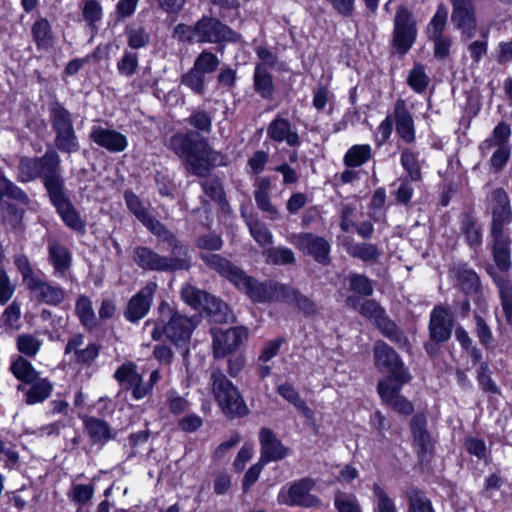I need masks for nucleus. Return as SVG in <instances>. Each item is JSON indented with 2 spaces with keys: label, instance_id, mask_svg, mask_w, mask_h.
<instances>
[{
  "label": "nucleus",
  "instance_id": "obj_1",
  "mask_svg": "<svg viewBox=\"0 0 512 512\" xmlns=\"http://www.w3.org/2000/svg\"><path fill=\"white\" fill-rule=\"evenodd\" d=\"M194 130L172 135L167 147L183 160L188 172L205 177L216 166L225 165V156L214 150L200 133L209 134L212 129V117L206 111L196 110L187 118Z\"/></svg>",
  "mask_w": 512,
  "mask_h": 512
},
{
  "label": "nucleus",
  "instance_id": "obj_2",
  "mask_svg": "<svg viewBox=\"0 0 512 512\" xmlns=\"http://www.w3.org/2000/svg\"><path fill=\"white\" fill-rule=\"evenodd\" d=\"M374 361L380 371L389 372V375L380 380L377 385L382 401L396 413L411 414L412 404L399 395L403 385L411 379L399 355L388 344L378 341L374 346Z\"/></svg>",
  "mask_w": 512,
  "mask_h": 512
},
{
  "label": "nucleus",
  "instance_id": "obj_3",
  "mask_svg": "<svg viewBox=\"0 0 512 512\" xmlns=\"http://www.w3.org/2000/svg\"><path fill=\"white\" fill-rule=\"evenodd\" d=\"M159 318L147 320L145 325L153 323L151 332L153 340L158 341L163 336L168 338L176 346H186L194 329L198 326L200 317L197 315L186 316L167 302H161L158 307Z\"/></svg>",
  "mask_w": 512,
  "mask_h": 512
},
{
  "label": "nucleus",
  "instance_id": "obj_4",
  "mask_svg": "<svg viewBox=\"0 0 512 512\" xmlns=\"http://www.w3.org/2000/svg\"><path fill=\"white\" fill-rule=\"evenodd\" d=\"M210 380L215 399L224 413L235 416H244L248 413L247 406L238 389L220 369L212 371Z\"/></svg>",
  "mask_w": 512,
  "mask_h": 512
},
{
  "label": "nucleus",
  "instance_id": "obj_5",
  "mask_svg": "<svg viewBox=\"0 0 512 512\" xmlns=\"http://www.w3.org/2000/svg\"><path fill=\"white\" fill-rule=\"evenodd\" d=\"M417 23L407 7L397 8L394 17L392 45L399 54H406L416 41Z\"/></svg>",
  "mask_w": 512,
  "mask_h": 512
},
{
  "label": "nucleus",
  "instance_id": "obj_6",
  "mask_svg": "<svg viewBox=\"0 0 512 512\" xmlns=\"http://www.w3.org/2000/svg\"><path fill=\"white\" fill-rule=\"evenodd\" d=\"M236 288L244 292L253 302L264 303L282 301L286 285L274 281L259 282L245 272L236 284Z\"/></svg>",
  "mask_w": 512,
  "mask_h": 512
},
{
  "label": "nucleus",
  "instance_id": "obj_7",
  "mask_svg": "<svg viewBox=\"0 0 512 512\" xmlns=\"http://www.w3.org/2000/svg\"><path fill=\"white\" fill-rule=\"evenodd\" d=\"M133 261L138 267L147 271H188L184 260L172 259L169 255H160L146 246H137L133 249Z\"/></svg>",
  "mask_w": 512,
  "mask_h": 512
},
{
  "label": "nucleus",
  "instance_id": "obj_8",
  "mask_svg": "<svg viewBox=\"0 0 512 512\" xmlns=\"http://www.w3.org/2000/svg\"><path fill=\"white\" fill-rule=\"evenodd\" d=\"M196 32L198 33V43H236L241 39L239 33L211 16H202L196 21Z\"/></svg>",
  "mask_w": 512,
  "mask_h": 512
},
{
  "label": "nucleus",
  "instance_id": "obj_9",
  "mask_svg": "<svg viewBox=\"0 0 512 512\" xmlns=\"http://www.w3.org/2000/svg\"><path fill=\"white\" fill-rule=\"evenodd\" d=\"M287 240L298 250L311 256L317 263L330 264L331 245L324 237L313 233H293L288 236Z\"/></svg>",
  "mask_w": 512,
  "mask_h": 512
},
{
  "label": "nucleus",
  "instance_id": "obj_10",
  "mask_svg": "<svg viewBox=\"0 0 512 512\" xmlns=\"http://www.w3.org/2000/svg\"><path fill=\"white\" fill-rule=\"evenodd\" d=\"M410 430L412 435V446L415 450L417 460L421 466L431 464L435 456V443L428 431L427 418H411Z\"/></svg>",
  "mask_w": 512,
  "mask_h": 512
},
{
  "label": "nucleus",
  "instance_id": "obj_11",
  "mask_svg": "<svg viewBox=\"0 0 512 512\" xmlns=\"http://www.w3.org/2000/svg\"><path fill=\"white\" fill-rule=\"evenodd\" d=\"M39 178L42 179L48 196L65 190L64 179L61 176V160L54 150H47L39 157Z\"/></svg>",
  "mask_w": 512,
  "mask_h": 512
},
{
  "label": "nucleus",
  "instance_id": "obj_12",
  "mask_svg": "<svg viewBox=\"0 0 512 512\" xmlns=\"http://www.w3.org/2000/svg\"><path fill=\"white\" fill-rule=\"evenodd\" d=\"M451 21L460 30L463 39L473 38L477 32V19L473 0H450Z\"/></svg>",
  "mask_w": 512,
  "mask_h": 512
},
{
  "label": "nucleus",
  "instance_id": "obj_13",
  "mask_svg": "<svg viewBox=\"0 0 512 512\" xmlns=\"http://www.w3.org/2000/svg\"><path fill=\"white\" fill-rule=\"evenodd\" d=\"M314 486L315 481L313 479L308 477L301 478L290 485L286 499H281V493L278 495V502L290 507H318L321 505V499L310 493Z\"/></svg>",
  "mask_w": 512,
  "mask_h": 512
},
{
  "label": "nucleus",
  "instance_id": "obj_14",
  "mask_svg": "<svg viewBox=\"0 0 512 512\" xmlns=\"http://www.w3.org/2000/svg\"><path fill=\"white\" fill-rule=\"evenodd\" d=\"M152 234H154L161 242L168 244L169 256L172 259H181L186 263V269L192 267V256L188 247L177 239V237L156 218L150 220L145 226Z\"/></svg>",
  "mask_w": 512,
  "mask_h": 512
},
{
  "label": "nucleus",
  "instance_id": "obj_15",
  "mask_svg": "<svg viewBox=\"0 0 512 512\" xmlns=\"http://www.w3.org/2000/svg\"><path fill=\"white\" fill-rule=\"evenodd\" d=\"M157 290L155 282H148L130 298L124 310V317L131 323H137L149 312Z\"/></svg>",
  "mask_w": 512,
  "mask_h": 512
},
{
  "label": "nucleus",
  "instance_id": "obj_16",
  "mask_svg": "<svg viewBox=\"0 0 512 512\" xmlns=\"http://www.w3.org/2000/svg\"><path fill=\"white\" fill-rule=\"evenodd\" d=\"M49 199L68 228L79 234L86 232V222L66 195L65 190L50 196Z\"/></svg>",
  "mask_w": 512,
  "mask_h": 512
},
{
  "label": "nucleus",
  "instance_id": "obj_17",
  "mask_svg": "<svg viewBox=\"0 0 512 512\" xmlns=\"http://www.w3.org/2000/svg\"><path fill=\"white\" fill-rule=\"evenodd\" d=\"M247 336V329L244 327H232L225 331H218L214 333V357L223 358L233 352L247 339Z\"/></svg>",
  "mask_w": 512,
  "mask_h": 512
},
{
  "label": "nucleus",
  "instance_id": "obj_18",
  "mask_svg": "<svg viewBox=\"0 0 512 512\" xmlns=\"http://www.w3.org/2000/svg\"><path fill=\"white\" fill-rule=\"evenodd\" d=\"M89 139L110 153H120L128 147V139L124 134L100 125H93L91 127Z\"/></svg>",
  "mask_w": 512,
  "mask_h": 512
},
{
  "label": "nucleus",
  "instance_id": "obj_19",
  "mask_svg": "<svg viewBox=\"0 0 512 512\" xmlns=\"http://www.w3.org/2000/svg\"><path fill=\"white\" fill-rule=\"evenodd\" d=\"M261 446L260 460L262 463H270L284 459L288 455V448L283 445L275 433L269 428H262L259 433Z\"/></svg>",
  "mask_w": 512,
  "mask_h": 512
},
{
  "label": "nucleus",
  "instance_id": "obj_20",
  "mask_svg": "<svg viewBox=\"0 0 512 512\" xmlns=\"http://www.w3.org/2000/svg\"><path fill=\"white\" fill-rule=\"evenodd\" d=\"M453 318L442 306L435 307L430 315L429 335L432 341L444 343L451 337Z\"/></svg>",
  "mask_w": 512,
  "mask_h": 512
},
{
  "label": "nucleus",
  "instance_id": "obj_21",
  "mask_svg": "<svg viewBox=\"0 0 512 512\" xmlns=\"http://www.w3.org/2000/svg\"><path fill=\"white\" fill-rule=\"evenodd\" d=\"M27 289L37 301L47 305L57 306L61 304L66 297V291L62 287L53 285L39 277L35 279Z\"/></svg>",
  "mask_w": 512,
  "mask_h": 512
},
{
  "label": "nucleus",
  "instance_id": "obj_22",
  "mask_svg": "<svg viewBox=\"0 0 512 512\" xmlns=\"http://www.w3.org/2000/svg\"><path fill=\"white\" fill-rule=\"evenodd\" d=\"M199 257L206 264V266L217 272L222 277H225L235 286L244 273L242 269L219 254L200 252Z\"/></svg>",
  "mask_w": 512,
  "mask_h": 512
},
{
  "label": "nucleus",
  "instance_id": "obj_23",
  "mask_svg": "<svg viewBox=\"0 0 512 512\" xmlns=\"http://www.w3.org/2000/svg\"><path fill=\"white\" fill-rule=\"evenodd\" d=\"M48 261L58 277H65L72 266V254L59 241L50 240L48 243Z\"/></svg>",
  "mask_w": 512,
  "mask_h": 512
},
{
  "label": "nucleus",
  "instance_id": "obj_24",
  "mask_svg": "<svg viewBox=\"0 0 512 512\" xmlns=\"http://www.w3.org/2000/svg\"><path fill=\"white\" fill-rule=\"evenodd\" d=\"M268 137L275 142L285 141L290 147H297L301 140L298 133L292 130L288 119L277 116L267 127Z\"/></svg>",
  "mask_w": 512,
  "mask_h": 512
},
{
  "label": "nucleus",
  "instance_id": "obj_25",
  "mask_svg": "<svg viewBox=\"0 0 512 512\" xmlns=\"http://www.w3.org/2000/svg\"><path fill=\"white\" fill-rule=\"evenodd\" d=\"M491 238L493 260L499 270L507 271L511 265V240L504 230L491 231Z\"/></svg>",
  "mask_w": 512,
  "mask_h": 512
},
{
  "label": "nucleus",
  "instance_id": "obj_26",
  "mask_svg": "<svg viewBox=\"0 0 512 512\" xmlns=\"http://www.w3.org/2000/svg\"><path fill=\"white\" fill-rule=\"evenodd\" d=\"M84 429L92 444L104 445L117 436V431L103 420V418H82Z\"/></svg>",
  "mask_w": 512,
  "mask_h": 512
},
{
  "label": "nucleus",
  "instance_id": "obj_27",
  "mask_svg": "<svg viewBox=\"0 0 512 512\" xmlns=\"http://www.w3.org/2000/svg\"><path fill=\"white\" fill-rule=\"evenodd\" d=\"M396 132L406 143H412L415 140V129L412 115L406 107L404 100L399 99L394 107Z\"/></svg>",
  "mask_w": 512,
  "mask_h": 512
},
{
  "label": "nucleus",
  "instance_id": "obj_28",
  "mask_svg": "<svg viewBox=\"0 0 512 512\" xmlns=\"http://www.w3.org/2000/svg\"><path fill=\"white\" fill-rule=\"evenodd\" d=\"M50 123L54 133L74 129L71 113L59 102L49 105Z\"/></svg>",
  "mask_w": 512,
  "mask_h": 512
},
{
  "label": "nucleus",
  "instance_id": "obj_29",
  "mask_svg": "<svg viewBox=\"0 0 512 512\" xmlns=\"http://www.w3.org/2000/svg\"><path fill=\"white\" fill-rule=\"evenodd\" d=\"M282 301L293 302L297 308L306 316L316 315L319 311L318 305L308 296L301 294L297 289L286 285Z\"/></svg>",
  "mask_w": 512,
  "mask_h": 512
},
{
  "label": "nucleus",
  "instance_id": "obj_30",
  "mask_svg": "<svg viewBox=\"0 0 512 512\" xmlns=\"http://www.w3.org/2000/svg\"><path fill=\"white\" fill-rule=\"evenodd\" d=\"M254 90L264 99H270L274 92L272 75L262 63L256 65L253 75Z\"/></svg>",
  "mask_w": 512,
  "mask_h": 512
},
{
  "label": "nucleus",
  "instance_id": "obj_31",
  "mask_svg": "<svg viewBox=\"0 0 512 512\" xmlns=\"http://www.w3.org/2000/svg\"><path fill=\"white\" fill-rule=\"evenodd\" d=\"M31 34L38 49H48L53 42V33L49 21L46 18L37 19L32 27Z\"/></svg>",
  "mask_w": 512,
  "mask_h": 512
},
{
  "label": "nucleus",
  "instance_id": "obj_32",
  "mask_svg": "<svg viewBox=\"0 0 512 512\" xmlns=\"http://www.w3.org/2000/svg\"><path fill=\"white\" fill-rule=\"evenodd\" d=\"M406 497L408 501L407 512H433L432 501L422 489L412 486L407 490Z\"/></svg>",
  "mask_w": 512,
  "mask_h": 512
},
{
  "label": "nucleus",
  "instance_id": "obj_33",
  "mask_svg": "<svg viewBox=\"0 0 512 512\" xmlns=\"http://www.w3.org/2000/svg\"><path fill=\"white\" fill-rule=\"evenodd\" d=\"M4 197L16 200L23 205H28L30 203L28 195L14 182L9 180L4 175L2 169H0V201Z\"/></svg>",
  "mask_w": 512,
  "mask_h": 512
},
{
  "label": "nucleus",
  "instance_id": "obj_34",
  "mask_svg": "<svg viewBox=\"0 0 512 512\" xmlns=\"http://www.w3.org/2000/svg\"><path fill=\"white\" fill-rule=\"evenodd\" d=\"M267 264L292 265L296 262L294 252L287 247H270L263 252Z\"/></svg>",
  "mask_w": 512,
  "mask_h": 512
},
{
  "label": "nucleus",
  "instance_id": "obj_35",
  "mask_svg": "<svg viewBox=\"0 0 512 512\" xmlns=\"http://www.w3.org/2000/svg\"><path fill=\"white\" fill-rule=\"evenodd\" d=\"M10 370L18 380L25 383H33L39 378L31 363L21 356L12 362Z\"/></svg>",
  "mask_w": 512,
  "mask_h": 512
},
{
  "label": "nucleus",
  "instance_id": "obj_36",
  "mask_svg": "<svg viewBox=\"0 0 512 512\" xmlns=\"http://www.w3.org/2000/svg\"><path fill=\"white\" fill-rule=\"evenodd\" d=\"M55 147L62 153L73 154L80 150L75 129L55 133Z\"/></svg>",
  "mask_w": 512,
  "mask_h": 512
},
{
  "label": "nucleus",
  "instance_id": "obj_37",
  "mask_svg": "<svg viewBox=\"0 0 512 512\" xmlns=\"http://www.w3.org/2000/svg\"><path fill=\"white\" fill-rule=\"evenodd\" d=\"M39 157H21L18 164L17 180L28 183L39 178Z\"/></svg>",
  "mask_w": 512,
  "mask_h": 512
},
{
  "label": "nucleus",
  "instance_id": "obj_38",
  "mask_svg": "<svg viewBox=\"0 0 512 512\" xmlns=\"http://www.w3.org/2000/svg\"><path fill=\"white\" fill-rule=\"evenodd\" d=\"M372 156V149L370 145H354L344 156V164L347 167H359L365 164Z\"/></svg>",
  "mask_w": 512,
  "mask_h": 512
},
{
  "label": "nucleus",
  "instance_id": "obj_39",
  "mask_svg": "<svg viewBox=\"0 0 512 512\" xmlns=\"http://www.w3.org/2000/svg\"><path fill=\"white\" fill-rule=\"evenodd\" d=\"M75 310L85 327L92 329L96 326L97 319L89 297L81 295L76 301Z\"/></svg>",
  "mask_w": 512,
  "mask_h": 512
},
{
  "label": "nucleus",
  "instance_id": "obj_40",
  "mask_svg": "<svg viewBox=\"0 0 512 512\" xmlns=\"http://www.w3.org/2000/svg\"><path fill=\"white\" fill-rule=\"evenodd\" d=\"M247 226L253 239L261 247L271 245L273 243V235L267 225L258 219L247 220Z\"/></svg>",
  "mask_w": 512,
  "mask_h": 512
},
{
  "label": "nucleus",
  "instance_id": "obj_41",
  "mask_svg": "<svg viewBox=\"0 0 512 512\" xmlns=\"http://www.w3.org/2000/svg\"><path fill=\"white\" fill-rule=\"evenodd\" d=\"M278 394L283 397L287 402L295 406L299 413L307 415L310 409L307 407L305 401L301 398L295 387L289 383H283L277 387Z\"/></svg>",
  "mask_w": 512,
  "mask_h": 512
},
{
  "label": "nucleus",
  "instance_id": "obj_42",
  "mask_svg": "<svg viewBox=\"0 0 512 512\" xmlns=\"http://www.w3.org/2000/svg\"><path fill=\"white\" fill-rule=\"evenodd\" d=\"M124 199L131 213L146 226L154 217L145 209L139 197L132 191H125Z\"/></svg>",
  "mask_w": 512,
  "mask_h": 512
},
{
  "label": "nucleus",
  "instance_id": "obj_43",
  "mask_svg": "<svg viewBox=\"0 0 512 512\" xmlns=\"http://www.w3.org/2000/svg\"><path fill=\"white\" fill-rule=\"evenodd\" d=\"M448 11L444 4H440L427 26L428 38L444 36L443 31L447 23Z\"/></svg>",
  "mask_w": 512,
  "mask_h": 512
},
{
  "label": "nucleus",
  "instance_id": "obj_44",
  "mask_svg": "<svg viewBox=\"0 0 512 512\" xmlns=\"http://www.w3.org/2000/svg\"><path fill=\"white\" fill-rule=\"evenodd\" d=\"M375 324L381 330L383 335L390 339L392 342L399 345L406 343V337L402 330L392 320H390L386 314L381 317Z\"/></svg>",
  "mask_w": 512,
  "mask_h": 512
},
{
  "label": "nucleus",
  "instance_id": "obj_45",
  "mask_svg": "<svg viewBox=\"0 0 512 512\" xmlns=\"http://www.w3.org/2000/svg\"><path fill=\"white\" fill-rule=\"evenodd\" d=\"M52 391V384L46 380L38 378L32 383L31 388L26 393V401L28 404L42 402L49 397Z\"/></svg>",
  "mask_w": 512,
  "mask_h": 512
},
{
  "label": "nucleus",
  "instance_id": "obj_46",
  "mask_svg": "<svg viewBox=\"0 0 512 512\" xmlns=\"http://www.w3.org/2000/svg\"><path fill=\"white\" fill-rule=\"evenodd\" d=\"M348 253L352 257L359 258L364 262L376 261L381 256V252L377 246L371 243H358L351 245L348 248Z\"/></svg>",
  "mask_w": 512,
  "mask_h": 512
},
{
  "label": "nucleus",
  "instance_id": "obj_47",
  "mask_svg": "<svg viewBox=\"0 0 512 512\" xmlns=\"http://www.w3.org/2000/svg\"><path fill=\"white\" fill-rule=\"evenodd\" d=\"M114 377L121 385L130 389L132 385L140 381L141 375L137 372V366L132 362H128L116 370Z\"/></svg>",
  "mask_w": 512,
  "mask_h": 512
},
{
  "label": "nucleus",
  "instance_id": "obj_48",
  "mask_svg": "<svg viewBox=\"0 0 512 512\" xmlns=\"http://www.w3.org/2000/svg\"><path fill=\"white\" fill-rule=\"evenodd\" d=\"M220 64L219 58L208 50H203L195 59L193 68L205 74L215 72Z\"/></svg>",
  "mask_w": 512,
  "mask_h": 512
},
{
  "label": "nucleus",
  "instance_id": "obj_49",
  "mask_svg": "<svg viewBox=\"0 0 512 512\" xmlns=\"http://www.w3.org/2000/svg\"><path fill=\"white\" fill-rule=\"evenodd\" d=\"M181 297L185 303L196 308L198 306L204 307L206 303H209L210 294L187 284L181 290Z\"/></svg>",
  "mask_w": 512,
  "mask_h": 512
},
{
  "label": "nucleus",
  "instance_id": "obj_50",
  "mask_svg": "<svg viewBox=\"0 0 512 512\" xmlns=\"http://www.w3.org/2000/svg\"><path fill=\"white\" fill-rule=\"evenodd\" d=\"M456 275L458 282L465 293L477 292L480 280L476 272L466 267H459Z\"/></svg>",
  "mask_w": 512,
  "mask_h": 512
},
{
  "label": "nucleus",
  "instance_id": "obj_51",
  "mask_svg": "<svg viewBox=\"0 0 512 512\" xmlns=\"http://www.w3.org/2000/svg\"><path fill=\"white\" fill-rule=\"evenodd\" d=\"M205 81V75L193 67L181 77V84L191 89L197 95L205 93Z\"/></svg>",
  "mask_w": 512,
  "mask_h": 512
},
{
  "label": "nucleus",
  "instance_id": "obj_52",
  "mask_svg": "<svg viewBox=\"0 0 512 512\" xmlns=\"http://www.w3.org/2000/svg\"><path fill=\"white\" fill-rule=\"evenodd\" d=\"M334 507L337 512H362L361 505L355 495L340 491L334 497Z\"/></svg>",
  "mask_w": 512,
  "mask_h": 512
},
{
  "label": "nucleus",
  "instance_id": "obj_53",
  "mask_svg": "<svg viewBox=\"0 0 512 512\" xmlns=\"http://www.w3.org/2000/svg\"><path fill=\"white\" fill-rule=\"evenodd\" d=\"M429 81V77L425 73L424 67L420 64L415 65L407 77L408 85L417 93L424 92Z\"/></svg>",
  "mask_w": 512,
  "mask_h": 512
},
{
  "label": "nucleus",
  "instance_id": "obj_54",
  "mask_svg": "<svg viewBox=\"0 0 512 512\" xmlns=\"http://www.w3.org/2000/svg\"><path fill=\"white\" fill-rule=\"evenodd\" d=\"M127 44L132 49H140L150 42V35L143 27H127Z\"/></svg>",
  "mask_w": 512,
  "mask_h": 512
},
{
  "label": "nucleus",
  "instance_id": "obj_55",
  "mask_svg": "<svg viewBox=\"0 0 512 512\" xmlns=\"http://www.w3.org/2000/svg\"><path fill=\"white\" fill-rule=\"evenodd\" d=\"M401 164L407 171L411 181L421 180L422 174L417 161V157L410 149H405L402 151Z\"/></svg>",
  "mask_w": 512,
  "mask_h": 512
},
{
  "label": "nucleus",
  "instance_id": "obj_56",
  "mask_svg": "<svg viewBox=\"0 0 512 512\" xmlns=\"http://www.w3.org/2000/svg\"><path fill=\"white\" fill-rule=\"evenodd\" d=\"M83 19L90 27H95V24L102 19L103 9L97 0H86L81 6Z\"/></svg>",
  "mask_w": 512,
  "mask_h": 512
},
{
  "label": "nucleus",
  "instance_id": "obj_57",
  "mask_svg": "<svg viewBox=\"0 0 512 512\" xmlns=\"http://www.w3.org/2000/svg\"><path fill=\"white\" fill-rule=\"evenodd\" d=\"M41 345L42 342L32 334H21L17 338L18 350L28 357H34Z\"/></svg>",
  "mask_w": 512,
  "mask_h": 512
},
{
  "label": "nucleus",
  "instance_id": "obj_58",
  "mask_svg": "<svg viewBox=\"0 0 512 512\" xmlns=\"http://www.w3.org/2000/svg\"><path fill=\"white\" fill-rule=\"evenodd\" d=\"M172 37L182 43H198L196 23L194 25H187L184 23L177 24L173 29Z\"/></svg>",
  "mask_w": 512,
  "mask_h": 512
},
{
  "label": "nucleus",
  "instance_id": "obj_59",
  "mask_svg": "<svg viewBox=\"0 0 512 512\" xmlns=\"http://www.w3.org/2000/svg\"><path fill=\"white\" fill-rule=\"evenodd\" d=\"M14 264L21 274L22 282L26 286V288L35 280L38 278V276L35 274L29 259L27 256L21 254L17 255L14 259Z\"/></svg>",
  "mask_w": 512,
  "mask_h": 512
},
{
  "label": "nucleus",
  "instance_id": "obj_60",
  "mask_svg": "<svg viewBox=\"0 0 512 512\" xmlns=\"http://www.w3.org/2000/svg\"><path fill=\"white\" fill-rule=\"evenodd\" d=\"M349 287L351 291L362 296H370L374 291L371 281L361 274H352L349 276Z\"/></svg>",
  "mask_w": 512,
  "mask_h": 512
},
{
  "label": "nucleus",
  "instance_id": "obj_61",
  "mask_svg": "<svg viewBox=\"0 0 512 512\" xmlns=\"http://www.w3.org/2000/svg\"><path fill=\"white\" fill-rule=\"evenodd\" d=\"M463 233L465 234V238L467 243L472 247H478L481 244L482 241V233L479 227L476 226L475 222L470 219L469 217H466L462 221V227H461Z\"/></svg>",
  "mask_w": 512,
  "mask_h": 512
},
{
  "label": "nucleus",
  "instance_id": "obj_62",
  "mask_svg": "<svg viewBox=\"0 0 512 512\" xmlns=\"http://www.w3.org/2000/svg\"><path fill=\"white\" fill-rule=\"evenodd\" d=\"M464 448L469 455L477 457L479 460L487 456V446L483 439L476 436H466L464 439Z\"/></svg>",
  "mask_w": 512,
  "mask_h": 512
},
{
  "label": "nucleus",
  "instance_id": "obj_63",
  "mask_svg": "<svg viewBox=\"0 0 512 512\" xmlns=\"http://www.w3.org/2000/svg\"><path fill=\"white\" fill-rule=\"evenodd\" d=\"M138 68V55L134 52L125 51L117 63L118 72L121 75L130 77L135 74Z\"/></svg>",
  "mask_w": 512,
  "mask_h": 512
},
{
  "label": "nucleus",
  "instance_id": "obj_64",
  "mask_svg": "<svg viewBox=\"0 0 512 512\" xmlns=\"http://www.w3.org/2000/svg\"><path fill=\"white\" fill-rule=\"evenodd\" d=\"M373 493L377 499L378 512H397V508L393 499L388 496V494L379 484L375 483L373 485Z\"/></svg>",
  "mask_w": 512,
  "mask_h": 512
}]
</instances>
